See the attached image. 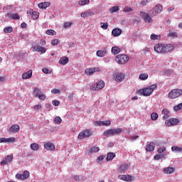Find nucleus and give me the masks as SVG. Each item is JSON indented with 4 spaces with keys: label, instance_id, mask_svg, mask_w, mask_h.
I'll list each match as a JSON object with an SVG mask.
<instances>
[{
    "label": "nucleus",
    "instance_id": "f257e3e1",
    "mask_svg": "<svg viewBox=\"0 0 182 182\" xmlns=\"http://www.w3.org/2000/svg\"><path fill=\"white\" fill-rule=\"evenodd\" d=\"M154 49L156 53H167L174 49V46L171 44L158 43L155 45Z\"/></svg>",
    "mask_w": 182,
    "mask_h": 182
},
{
    "label": "nucleus",
    "instance_id": "f03ea898",
    "mask_svg": "<svg viewBox=\"0 0 182 182\" xmlns=\"http://www.w3.org/2000/svg\"><path fill=\"white\" fill-rule=\"evenodd\" d=\"M123 129L122 128L109 129L105 130L103 133V136L109 137V136H120Z\"/></svg>",
    "mask_w": 182,
    "mask_h": 182
},
{
    "label": "nucleus",
    "instance_id": "7ed1b4c3",
    "mask_svg": "<svg viewBox=\"0 0 182 182\" xmlns=\"http://www.w3.org/2000/svg\"><path fill=\"white\" fill-rule=\"evenodd\" d=\"M156 89H157V85H152L145 89H140L139 90V93H140V95H143V96H150V95H151V93H153Z\"/></svg>",
    "mask_w": 182,
    "mask_h": 182
},
{
    "label": "nucleus",
    "instance_id": "20e7f679",
    "mask_svg": "<svg viewBox=\"0 0 182 182\" xmlns=\"http://www.w3.org/2000/svg\"><path fill=\"white\" fill-rule=\"evenodd\" d=\"M115 60L119 65H124L129 62V56L126 54H119L115 57Z\"/></svg>",
    "mask_w": 182,
    "mask_h": 182
},
{
    "label": "nucleus",
    "instance_id": "39448f33",
    "mask_svg": "<svg viewBox=\"0 0 182 182\" xmlns=\"http://www.w3.org/2000/svg\"><path fill=\"white\" fill-rule=\"evenodd\" d=\"M105 87V81L98 80L97 82L91 85L90 87V90H102Z\"/></svg>",
    "mask_w": 182,
    "mask_h": 182
},
{
    "label": "nucleus",
    "instance_id": "423d86ee",
    "mask_svg": "<svg viewBox=\"0 0 182 182\" xmlns=\"http://www.w3.org/2000/svg\"><path fill=\"white\" fill-rule=\"evenodd\" d=\"M163 12V6L161 4H156L152 10L150 11L151 16H157L159 14Z\"/></svg>",
    "mask_w": 182,
    "mask_h": 182
},
{
    "label": "nucleus",
    "instance_id": "0eeeda50",
    "mask_svg": "<svg viewBox=\"0 0 182 182\" xmlns=\"http://www.w3.org/2000/svg\"><path fill=\"white\" fill-rule=\"evenodd\" d=\"M181 95H182V90L175 89L169 92L168 97L170 99H177V97H180Z\"/></svg>",
    "mask_w": 182,
    "mask_h": 182
},
{
    "label": "nucleus",
    "instance_id": "6e6552de",
    "mask_svg": "<svg viewBox=\"0 0 182 182\" xmlns=\"http://www.w3.org/2000/svg\"><path fill=\"white\" fill-rule=\"evenodd\" d=\"M180 123V119L176 118H171L165 122L166 126L170 127L171 126H176Z\"/></svg>",
    "mask_w": 182,
    "mask_h": 182
},
{
    "label": "nucleus",
    "instance_id": "1a4fd4ad",
    "mask_svg": "<svg viewBox=\"0 0 182 182\" xmlns=\"http://www.w3.org/2000/svg\"><path fill=\"white\" fill-rule=\"evenodd\" d=\"M141 16L144 19V21L146 23H150V22H151V21H153V18H151V17H152L151 15H150L149 13L141 11Z\"/></svg>",
    "mask_w": 182,
    "mask_h": 182
},
{
    "label": "nucleus",
    "instance_id": "9d476101",
    "mask_svg": "<svg viewBox=\"0 0 182 182\" xmlns=\"http://www.w3.org/2000/svg\"><path fill=\"white\" fill-rule=\"evenodd\" d=\"M114 79L115 82L120 83V82H123V79H124V74L122 73H114Z\"/></svg>",
    "mask_w": 182,
    "mask_h": 182
},
{
    "label": "nucleus",
    "instance_id": "9b49d317",
    "mask_svg": "<svg viewBox=\"0 0 182 182\" xmlns=\"http://www.w3.org/2000/svg\"><path fill=\"white\" fill-rule=\"evenodd\" d=\"M33 51L38 52V53H46V48L45 47H42L39 45H36L33 47Z\"/></svg>",
    "mask_w": 182,
    "mask_h": 182
},
{
    "label": "nucleus",
    "instance_id": "f8f14e48",
    "mask_svg": "<svg viewBox=\"0 0 182 182\" xmlns=\"http://www.w3.org/2000/svg\"><path fill=\"white\" fill-rule=\"evenodd\" d=\"M118 178L119 180H122L123 181H127V182L133 181V176L130 175H119L118 176Z\"/></svg>",
    "mask_w": 182,
    "mask_h": 182
},
{
    "label": "nucleus",
    "instance_id": "ddd939ff",
    "mask_svg": "<svg viewBox=\"0 0 182 182\" xmlns=\"http://www.w3.org/2000/svg\"><path fill=\"white\" fill-rule=\"evenodd\" d=\"M97 70H99L98 68H87L85 70V73L87 76H90V75H93V73H95V72H97Z\"/></svg>",
    "mask_w": 182,
    "mask_h": 182
},
{
    "label": "nucleus",
    "instance_id": "4468645a",
    "mask_svg": "<svg viewBox=\"0 0 182 182\" xmlns=\"http://www.w3.org/2000/svg\"><path fill=\"white\" fill-rule=\"evenodd\" d=\"M44 148L46 150L53 151V150H55V145L51 142H46L44 143Z\"/></svg>",
    "mask_w": 182,
    "mask_h": 182
},
{
    "label": "nucleus",
    "instance_id": "2eb2a0df",
    "mask_svg": "<svg viewBox=\"0 0 182 182\" xmlns=\"http://www.w3.org/2000/svg\"><path fill=\"white\" fill-rule=\"evenodd\" d=\"M127 170H129V164H123L119 167V171L122 174H123V173H126Z\"/></svg>",
    "mask_w": 182,
    "mask_h": 182
},
{
    "label": "nucleus",
    "instance_id": "dca6fc26",
    "mask_svg": "<svg viewBox=\"0 0 182 182\" xmlns=\"http://www.w3.org/2000/svg\"><path fill=\"white\" fill-rule=\"evenodd\" d=\"M13 159L14 156L12 155H8L6 158L1 162V165L5 166L6 164H8V163H11Z\"/></svg>",
    "mask_w": 182,
    "mask_h": 182
},
{
    "label": "nucleus",
    "instance_id": "f3484780",
    "mask_svg": "<svg viewBox=\"0 0 182 182\" xmlns=\"http://www.w3.org/2000/svg\"><path fill=\"white\" fill-rule=\"evenodd\" d=\"M15 137L0 138V143H14Z\"/></svg>",
    "mask_w": 182,
    "mask_h": 182
},
{
    "label": "nucleus",
    "instance_id": "a211bd4d",
    "mask_svg": "<svg viewBox=\"0 0 182 182\" xmlns=\"http://www.w3.org/2000/svg\"><path fill=\"white\" fill-rule=\"evenodd\" d=\"M112 36H120L122 35V29L119 28H114L112 31Z\"/></svg>",
    "mask_w": 182,
    "mask_h": 182
},
{
    "label": "nucleus",
    "instance_id": "6ab92c4d",
    "mask_svg": "<svg viewBox=\"0 0 182 182\" xmlns=\"http://www.w3.org/2000/svg\"><path fill=\"white\" fill-rule=\"evenodd\" d=\"M21 127L18 124H14L9 129V132L11 133H16V132H19Z\"/></svg>",
    "mask_w": 182,
    "mask_h": 182
},
{
    "label": "nucleus",
    "instance_id": "aec40b11",
    "mask_svg": "<svg viewBox=\"0 0 182 182\" xmlns=\"http://www.w3.org/2000/svg\"><path fill=\"white\" fill-rule=\"evenodd\" d=\"M175 171H176L175 168L170 167V166L164 168V173L165 174H171L174 173Z\"/></svg>",
    "mask_w": 182,
    "mask_h": 182
},
{
    "label": "nucleus",
    "instance_id": "412c9836",
    "mask_svg": "<svg viewBox=\"0 0 182 182\" xmlns=\"http://www.w3.org/2000/svg\"><path fill=\"white\" fill-rule=\"evenodd\" d=\"M48 6H50V2L46 1L38 4V8L40 9H46Z\"/></svg>",
    "mask_w": 182,
    "mask_h": 182
},
{
    "label": "nucleus",
    "instance_id": "4be33fe9",
    "mask_svg": "<svg viewBox=\"0 0 182 182\" xmlns=\"http://www.w3.org/2000/svg\"><path fill=\"white\" fill-rule=\"evenodd\" d=\"M162 114H164V120H167V119L170 117V111H168L167 109H164L162 110Z\"/></svg>",
    "mask_w": 182,
    "mask_h": 182
},
{
    "label": "nucleus",
    "instance_id": "5701e85b",
    "mask_svg": "<svg viewBox=\"0 0 182 182\" xmlns=\"http://www.w3.org/2000/svg\"><path fill=\"white\" fill-rule=\"evenodd\" d=\"M92 15H95V13L92 11H85L84 13H82L80 14L81 18H87L89 16H92Z\"/></svg>",
    "mask_w": 182,
    "mask_h": 182
},
{
    "label": "nucleus",
    "instance_id": "b1692460",
    "mask_svg": "<svg viewBox=\"0 0 182 182\" xmlns=\"http://www.w3.org/2000/svg\"><path fill=\"white\" fill-rule=\"evenodd\" d=\"M171 151L173 153H182V147L173 146L171 147Z\"/></svg>",
    "mask_w": 182,
    "mask_h": 182
},
{
    "label": "nucleus",
    "instance_id": "393cba45",
    "mask_svg": "<svg viewBox=\"0 0 182 182\" xmlns=\"http://www.w3.org/2000/svg\"><path fill=\"white\" fill-rule=\"evenodd\" d=\"M30 77H32V70H31L22 75L23 79H30Z\"/></svg>",
    "mask_w": 182,
    "mask_h": 182
},
{
    "label": "nucleus",
    "instance_id": "a878e982",
    "mask_svg": "<svg viewBox=\"0 0 182 182\" xmlns=\"http://www.w3.org/2000/svg\"><path fill=\"white\" fill-rule=\"evenodd\" d=\"M146 151H154V145H153V142H147L146 148Z\"/></svg>",
    "mask_w": 182,
    "mask_h": 182
},
{
    "label": "nucleus",
    "instance_id": "bb28decb",
    "mask_svg": "<svg viewBox=\"0 0 182 182\" xmlns=\"http://www.w3.org/2000/svg\"><path fill=\"white\" fill-rule=\"evenodd\" d=\"M116 157V154L113 152H109L107 155V161H112Z\"/></svg>",
    "mask_w": 182,
    "mask_h": 182
},
{
    "label": "nucleus",
    "instance_id": "cd10ccee",
    "mask_svg": "<svg viewBox=\"0 0 182 182\" xmlns=\"http://www.w3.org/2000/svg\"><path fill=\"white\" fill-rule=\"evenodd\" d=\"M60 65H66L69 63V58L67 57H62L59 60Z\"/></svg>",
    "mask_w": 182,
    "mask_h": 182
},
{
    "label": "nucleus",
    "instance_id": "c85d7f7f",
    "mask_svg": "<svg viewBox=\"0 0 182 182\" xmlns=\"http://www.w3.org/2000/svg\"><path fill=\"white\" fill-rule=\"evenodd\" d=\"M107 53V50H97V56H98L99 58H103V56H105Z\"/></svg>",
    "mask_w": 182,
    "mask_h": 182
},
{
    "label": "nucleus",
    "instance_id": "c756f323",
    "mask_svg": "<svg viewBox=\"0 0 182 182\" xmlns=\"http://www.w3.org/2000/svg\"><path fill=\"white\" fill-rule=\"evenodd\" d=\"M111 52L114 55H117L118 53H120V48H119L117 46L112 47Z\"/></svg>",
    "mask_w": 182,
    "mask_h": 182
},
{
    "label": "nucleus",
    "instance_id": "7c9ffc66",
    "mask_svg": "<svg viewBox=\"0 0 182 182\" xmlns=\"http://www.w3.org/2000/svg\"><path fill=\"white\" fill-rule=\"evenodd\" d=\"M41 93L42 91L38 87L33 90V95L35 96V97H38L41 95Z\"/></svg>",
    "mask_w": 182,
    "mask_h": 182
},
{
    "label": "nucleus",
    "instance_id": "2f4dec72",
    "mask_svg": "<svg viewBox=\"0 0 182 182\" xmlns=\"http://www.w3.org/2000/svg\"><path fill=\"white\" fill-rule=\"evenodd\" d=\"M120 11V8L119 6H115L109 9L110 14H116V12H119Z\"/></svg>",
    "mask_w": 182,
    "mask_h": 182
},
{
    "label": "nucleus",
    "instance_id": "473e14b6",
    "mask_svg": "<svg viewBox=\"0 0 182 182\" xmlns=\"http://www.w3.org/2000/svg\"><path fill=\"white\" fill-rule=\"evenodd\" d=\"M100 150V149L97 146H92L90 150H89V153L90 154H92V153H97Z\"/></svg>",
    "mask_w": 182,
    "mask_h": 182
},
{
    "label": "nucleus",
    "instance_id": "72a5a7b5",
    "mask_svg": "<svg viewBox=\"0 0 182 182\" xmlns=\"http://www.w3.org/2000/svg\"><path fill=\"white\" fill-rule=\"evenodd\" d=\"M74 180L75 181H85L86 180L85 177H83L82 176H74Z\"/></svg>",
    "mask_w": 182,
    "mask_h": 182
},
{
    "label": "nucleus",
    "instance_id": "f704fd0d",
    "mask_svg": "<svg viewBox=\"0 0 182 182\" xmlns=\"http://www.w3.org/2000/svg\"><path fill=\"white\" fill-rule=\"evenodd\" d=\"M31 150H33L34 151H36L39 149V145L36 143H33L30 146Z\"/></svg>",
    "mask_w": 182,
    "mask_h": 182
},
{
    "label": "nucleus",
    "instance_id": "c9c22d12",
    "mask_svg": "<svg viewBox=\"0 0 182 182\" xmlns=\"http://www.w3.org/2000/svg\"><path fill=\"white\" fill-rule=\"evenodd\" d=\"M4 32H5V33H11V32H14V28L12 26L5 27L4 28Z\"/></svg>",
    "mask_w": 182,
    "mask_h": 182
},
{
    "label": "nucleus",
    "instance_id": "e433bc0d",
    "mask_svg": "<svg viewBox=\"0 0 182 182\" xmlns=\"http://www.w3.org/2000/svg\"><path fill=\"white\" fill-rule=\"evenodd\" d=\"M149 78V75L147 73H142L139 75L140 80H146Z\"/></svg>",
    "mask_w": 182,
    "mask_h": 182
},
{
    "label": "nucleus",
    "instance_id": "4c0bfd02",
    "mask_svg": "<svg viewBox=\"0 0 182 182\" xmlns=\"http://www.w3.org/2000/svg\"><path fill=\"white\" fill-rule=\"evenodd\" d=\"M83 132L85 134V137H90V136H92V134H93V132H92V131L90 129H85Z\"/></svg>",
    "mask_w": 182,
    "mask_h": 182
},
{
    "label": "nucleus",
    "instance_id": "58836bf2",
    "mask_svg": "<svg viewBox=\"0 0 182 182\" xmlns=\"http://www.w3.org/2000/svg\"><path fill=\"white\" fill-rule=\"evenodd\" d=\"M46 33H47V35H50V36H53L56 35V31H55L54 30L50 29V30H47Z\"/></svg>",
    "mask_w": 182,
    "mask_h": 182
},
{
    "label": "nucleus",
    "instance_id": "ea45409f",
    "mask_svg": "<svg viewBox=\"0 0 182 182\" xmlns=\"http://www.w3.org/2000/svg\"><path fill=\"white\" fill-rule=\"evenodd\" d=\"M151 120H157V119H159V114L152 112L151 114Z\"/></svg>",
    "mask_w": 182,
    "mask_h": 182
},
{
    "label": "nucleus",
    "instance_id": "a19ab883",
    "mask_svg": "<svg viewBox=\"0 0 182 182\" xmlns=\"http://www.w3.org/2000/svg\"><path fill=\"white\" fill-rule=\"evenodd\" d=\"M22 176H23V180H26V178H29V171H24Z\"/></svg>",
    "mask_w": 182,
    "mask_h": 182
},
{
    "label": "nucleus",
    "instance_id": "79ce46f5",
    "mask_svg": "<svg viewBox=\"0 0 182 182\" xmlns=\"http://www.w3.org/2000/svg\"><path fill=\"white\" fill-rule=\"evenodd\" d=\"M90 1L89 0H80L78 1V4L83 6V5H87L89 4Z\"/></svg>",
    "mask_w": 182,
    "mask_h": 182
},
{
    "label": "nucleus",
    "instance_id": "37998d69",
    "mask_svg": "<svg viewBox=\"0 0 182 182\" xmlns=\"http://www.w3.org/2000/svg\"><path fill=\"white\" fill-rule=\"evenodd\" d=\"M54 122L56 123V124H60V123H62V118L60 117H55Z\"/></svg>",
    "mask_w": 182,
    "mask_h": 182
},
{
    "label": "nucleus",
    "instance_id": "c03bdc74",
    "mask_svg": "<svg viewBox=\"0 0 182 182\" xmlns=\"http://www.w3.org/2000/svg\"><path fill=\"white\" fill-rule=\"evenodd\" d=\"M164 154H156L154 156V160H160L161 159H163L164 157Z\"/></svg>",
    "mask_w": 182,
    "mask_h": 182
},
{
    "label": "nucleus",
    "instance_id": "a18cd8bd",
    "mask_svg": "<svg viewBox=\"0 0 182 182\" xmlns=\"http://www.w3.org/2000/svg\"><path fill=\"white\" fill-rule=\"evenodd\" d=\"M175 112H178V110H182V103L178 104L174 107Z\"/></svg>",
    "mask_w": 182,
    "mask_h": 182
},
{
    "label": "nucleus",
    "instance_id": "49530a36",
    "mask_svg": "<svg viewBox=\"0 0 182 182\" xmlns=\"http://www.w3.org/2000/svg\"><path fill=\"white\" fill-rule=\"evenodd\" d=\"M164 151H166V147L163 146L161 148H159L157 150V152L159 153V154H161V153H164Z\"/></svg>",
    "mask_w": 182,
    "mask_h": 182
},
{
    "label": "nucleus",
    "instance_id": "de8ad7c7",
    "mask_svg": "<svg viewBox=\"0 0 182 182\" xmlns=\"http://www.w3.org/2000/svg\"><path fill=\"white\" fill-rule=\"evenodd\" d=\"M86 137V135L85 134V132L82 131L78 134V139H85Z\"/></svg>",
    "mask_w": 182,
    "mask_h": 182
},
{
    "label": "nucleus",
    "instance_id": "09e8293b",
    "mask_svg": "<svg viewBox=\"0 0 182 182\" xmlns=\"http://www.w3.org/2000/svg\"><path fill=\"white\" fill-rule=\"evenodd\" d=\"M133 11V9L132 7L125 6L124 8V12H132Z\"/></svg>",
    "mask_w": 182,
    "mask_h": 182
},
{
    "label": "nucleus",
    "instance_id": "8fccbe9b",
    "mask_svg": "<svg viewBox=\"0 0 182 182\" xmlns=\"http://www.w3.org/2000/svg\"><path fill=\"white\" fill-rule=\"evenodd\" d=\"M32 18L33 19H38L39 18V15L38 14V12L33 11L32 14Z\"/></svg>",
    "mask_w": 182,
    "mask_h": 182
},
{
    "label": "nucleus",
    "instance_id": "3c124183",
    "mask_svg": "<svg viewBox=\"0 0 182 182\" xmlns=\"http://www.w3.org/2000/svg\"><path fill=\"white\" fill-rule=\"evenodd\" d=\"M168 36H169V38H177V33L176 32L169 33Z\"/></svg>",
    "mask_w": 182,
    "mask_h": 182
},
{
    "label": "nucleus",
    "instance_id": "603ef678",
    "mask_svg": "<svg viewBox=\"0 0 182 182\" xmlns=\"http://www.w3.org/2000/svg\"><path fill=\"white\" fill-rule=\"evenodd\" d=\"M173 73V70H166L164 72V75L165 76H170V75H171Z\"/></svg>",
    "mask_w": 182,
    "mask_h": 182
},
{
    "label": "nucleus",
    "instance_id": "864d4df0",
    "mask_svg": "<svg viewBox=\"0 0 182 182\" xmlns=\"http://www.w3.org/2000/svg\"><path fill=\"white\" fill-rule=\"evenodd\" d=\"M51 93L53 95H59V93H60V90H58V89H53L51 90Z\"/></svg>",
    "mask_w": 182,
    "mask_h": 182
},
{
    "label": "nucleus",
    "instance_id": "5fc2aeb1",
    "mask_svg": "<svg viewBox=\"0 0 182 182\" xmlns=\"http://www.w3.org/2000/svg\"><path fill=\"white\" fill-rule=\"evenodd\" d=\"M70 26H72V23L69 22H66L63 25V28H65V29H68V28H70Z\"/></svg>",
    "mask_w": 182,
    "mask_h": 182
},
{
    "label": "nucleus",
    "instance_id": "6e6d98bb",
    "mask_svg": "<svg viewBox=\"0 0 182 182\" xmlns=\"http://www.w3.org/2000/svg\"><path fill=\"white\" fill-rule=\"evenodd\" d=\"M59 42L60 41L58 39H54L51 42V45H53V46H56V45H59Z\"/></svg>",
    "mask_w": 182,
    "mask_h": 182
},
{
    "label": "nucleus",
    "instance_id": "4d7b16f0",
    "mask_svg": "<svg viewBox=\"0 0 182 182\" xmlns=\"http://www.w3.org/2000/svg\"><path fill=\"white\" fill-rule=\"evenodd\" d=\"M101 28H102V29H107L109 25L107 24V23H101Z\"/></svg>",
    "mask_w": 182,
    "mask_h": 182
},
{
    "label": "nucleus",
    "instance_id": "13d9d810",
    "mask_svg": "<svg viewBox=\"0 0 182 182\" xmlns=\"http://www.w3.org/2000/svg\"><path fill=\"white\" fill-rule=\"evenodd\" d=\"M34 110H39V109H42V105L38 104L33 106Z\"/></svg>",
    "mask_w": 182,
    "mask_h": 182
},
{
    "label": "nucleus",
    "instance_id": "bf43d9fd",
    "mask_svg": "<svg viewBox=\"0 0 182 182\" xmlns=\"http://www.w3.org/2000/svg\"><path fill=\"white\" fill-rule=\"evenodd\" d=\"M38 97L40 100H45V99H46V95L44 94H40Z\"/></svg>",
    "mask_w": 182,
    "mask_h": 182
},
{
    "label": "nucleus",
    "instance_id": "052dcab7",
    "mask_svg": "<svg viewBox=\"0 0 182 182\" xmlns=\"http://www.w3.org/2000/svg\"><path fill=\"white\" fill-rule=\"evenodd\" d=\"M102 122V126H110V120H107V121H103Z\"/></svg>",
    "mask_w": 182,
    "mask_h": 182
},
{
    "label": "nucleus",
    "instance_id": "680f3d73",
    "mask_svg": "<svg viewBox=\"0 0 182 182\" xmlns=\"http://www.w3.org/2000/svg\"><path fill=\"white\" fill-rule=\"evenodd\" d=\"M147 4H149V0H142L141 1V6H146V5H147Z\"/></svg>",
    "mask_w": 182,
    "mask_h": 182
},
{
    "label": "nucleus",
    "instance_id": "e2e57ef3",
    "mask_svg": "<svg viewBox=\"0 0 182 182\" xmlns=\"http://www.w3.org/2000/svg\"><path fill=\"white\" fill-rule=\"evenodd\" d=\"M16 178H17V180H23V176L22 174L18 173L16 175Z\"/></svg>",
    "mask_w": 182,
    "mask_h": 182
},
{
    "label": "nucleus",
    "instance_id": "0e129e2a",
    "mask_svg": "<svg viewBox=\"0 0 182 182\" xmlns=\"http://www.w3.org/2000/svg\"><path fill=\"white\" fill-rule=\"evenodd\" d=\"M12 18L13 19H21V17L19 16V14H14L12 15Z\"/></svg>",
    "mask_w": 182,
    "mask_h": 182
},
{
    "label": "nucleus",
    "instance_id": "69168bd1",
    "mask_svg": "<svg viewBox=\"0 0 182 182\" xmlns=\"http://www.w3.org/2000/svg\"><path fill=\"white\" fill-rule=\"evenodd\" d=\"M42 72L43 73H46V75H48V73H50V72H49V69L48 68H43L42 69Z\"/></svg>",
    "mask_w": 182,
    "mask_h": 182
},
{
    "label": "nucleus",
    "instance_id": "338daca9",
    "mask_svg": "<svg viewBox=\"0 0 182 182\" xmlns=\"http://www.w3.org/2000/svg\"><path fill=\"white\" fill-rule=\"evenodd\" d=\"M52 103H53V106H59L60 102H59V100H53Z\"/></svg>",
    "mask_w": 182,
    "mask_h": 182
},
{
    "label": "nucleus",
    "instance_id": "774afa93",
    "mask_svg": "<svg viewBox=\"0 0 182 182\" xmlns=\"http://www.w3.org/2000/svg\"><path fill=\"white\" fill-rule=\"evenodd\" d=\"M151 39H152L153 41H157L158 39V36L156 34H151Z\"/></svg>",
    "mask_w": 182,
    "mask_h": 182
}]
</instances>
